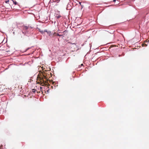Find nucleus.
Returning <instances> with one entry per match:
<instances>
[{"mask_svg":"<svg viewBox=\"0 0 149 149\" xmlns=\"http://www.w3.org/2000/svg\"><path fill=\"white\" fill-rule=\"evenodd\" d=\"M63 36L62 35H59L58 33H56V36Z\"/></svg>","mask_w":149,"mask_h":149,"instance_id":"8","label":"nucleus"},{"mask_svg":"<svg viewBox=\"0 0 149 149\" xmlns=\"http://www.w3.org/2000/svg\"><path fill=\"white\" fill-rule=\"evenodd\" d=\"M53 36H56V33H53Z\"/></svg>","mask_w":149,"mask_h":149,"instance_id":"6","label":"nucleus"},{"mask_svg":"<svg viewBox=\"0 0 149 149\" xmlns=\"http://www.w3.org/2000/svg\"><path fill=\"white\" fill-rule=\"evenodd\" d=\"M79 4H80V5H81V2H79Z\"/></svg>","mask_w":149,"mask_h":149,"instance_id":"16","label":"nucleus"},{"mask_svg":"<svg viewBox=\"0 0 149 149\" xmlns=\"http://www.w3.org/2000/svg\"><path fill=\"white\" fill-rule=\"evenodd\" d=\"M60 0H55V1L57 2H58Z\"/></svg>","mask_w":149,"mask_h":149,"instance_id":"12","label":"nucleus"},{"mask_svg":"<svg viewBox=\"0 0 149 149\" xmlns=\"http://www.w3.org/2000/svg\"><path fill=\"white\" fill-rule=\"evenodd\" d=\"M36 91L35 90V89H32V92L34 93H35V92Z\"/></svg>","mask_w":149,"mask_h":149,"instance_id":"9","label":"nucleus"},{"mask_svg":"<svg viewBox=\"0 0 149 149\" xmlns=\"http://www.w3.org/2000/svg\"><path fill=\"white\" fill-rule=\"evenodd\" d=\"M65 31H63V32H65Z\"/></svg>","mask_w":149,"mask_h":149,"instance_id":"18","label":"nucleus"},{"mask_svg":"<svg viewBox=\"0 0 149 149\" xmlns=\"http://www.w3.org/2000/svg\"><path fill=\"white\" fill-rule=\"evenodd\" d=\"M29 28V26H23V29L26 30L28 29Z\"/></svg>","mask_w":149,"mask_h":149,"instance_id":"4","label":"nucleus"},{"mask_svg":"<svg viewBox=\"0 0 149 149\" xmlns=\"http://www.w3.org/2000/svg\"><path fill=\"white\" fill-rule=\"evenodd\" d=\"M142 45L143 47L144 46V45H145V46H147V45H146V44H142Z\"/></svg>","mask_w":149,"mask_h":149,"instance_id":"11","label":"nucleus"},{"mask_svg":"<svg viewBox=\"0 0 149 149\" xmlns=\"http://www.w3.org/2000/svg\"><path fill=\"white\" fill-rule=\"evenodd\" d=\"M13 2L15 5H17V3L16 1H13Z\"/></svg>","mask_w":149,"mask_h":149,"instance_id":"7","label":"nucleus"},{"mask_svg":"<svg viewBox=\"0 0 149 149\" xmlns=\"http://www.w3.org/2000/svg\"><path fill=\"white\" fill-rule=\"evenodd\" d=\"M61 17V16L60 15H56V17L57 19H59V18H60Z\"/></svg>","mask_w":149,"mask_h":149,"instance_id":"5","label":"nucleus"},{"mask_svg":"<svg viewBox=\"0 0 149 149\" xmlns=\"http://www.w3.org/2000/svg\"><path fill=\"white\" fill-rule=\"evenodd\" d=\"M45 32H47V34L50 37H53V32L49 31H47V30H45Z\"/></svg>","mask_w":149,"mask_h":149,"instance_id":"2","label":"nucleus"},{"mask_svg":"<svg viewBox=\"0 0 149 149\" xmlns=\"http://www.w3.org/2000/svg\"><path fill=\"white\" fill-rule=\"evenodd\" d=\"M42 78H43V79H46L47 80H48V77H46L45 75H43V76H42V77H41Z\"/></svg>","mask_w":149,"mask_h":149,"instance_id":"3","label":"nucleus"},{"mask_svg":"<svg viewBox=\"0 0 149 149\" xmlns=\"http://www.w3.org/2000/svg\"><path fill=\"white\" fill-rule=\"evenodd\" d=\"M9 1H6V3H8V2Z\"/></svg>","mask_w":149,"mask_h":149,"instance_id":"14","label":"nucleus"},{"mask_svg":"<svg viewBox=\"0 0 149 149\" xmlns=\"http://www.w3.org/2000/svg\"><path fill=\"white\" fill-rule=\"evenodd\" d=\"M37 83L43 86L47 84L46 81L40 77L39 78L38 77V81H37Z\"/></svg>","mask_w":149,"mask_h":149,"instance_id":"1","label":"nucleus"},{"mask_svg":"<svg viewBox=\"0 0 149 149\" xmlns=\"http://www.w3.org/2000/svg\"><path fill=\"white\" fill-rule=\"evenodd\" d=\"M116 1V0H113V1L114 2H115Z\"/></svg>","mask_w":149,"mask_h":149,"instance_id":"15","label":"nucleus"},{"mask_svg":"<svg viewBox=\"0 0 149 149\" xmlns=\"http://www.w3.org/2000/svg\"><path fill=\"white\" fill-rule=\"evenodd\" d=\"M42 88V87H41V86H40V89L41 90Z\"/></svg>","mask_w":149,"mask_h":149,"instance_id":"13","label":"nucleus"},{"mask_svg":"<svg viewBox=\"0 0 149 149\" xmlns=\"http://www.w3.org/2000/svg\"><path fill=\"white\" fill-rule=\"evenodd\" d=\"M39 31L42 33H43L44 32H45V31H44L43 30L40 31V30Z\"/></svg>","mask_w":149,"mask_h":149,"instance_id":"10","label":"nucleus"},{"mask_svg":"<svg viewBox=\"0 0 149 149\" xmlns=\"http://www.w3.org/2000/svg\"><path fill=\"white\" fill-rule=\"evenodd\" d=\"M119 56H120V55H119Z\"/></svg>","mask_w":149,"mask_h":149,"instance_id":"19","label":"nucleus"},{"mask_svg":"<svg viewBox=\"0 0 149 149\" xmlns=\"http://www.w3.org/2000/svg\"><path fill=\"white\" fill-rule=\"evenodd\" d=\"M83 65V64H81V65Z\"/></svg>","mask_w":149,"mask_h":149,"instance_id":"17","label":"nucleus"}]
</instances>
